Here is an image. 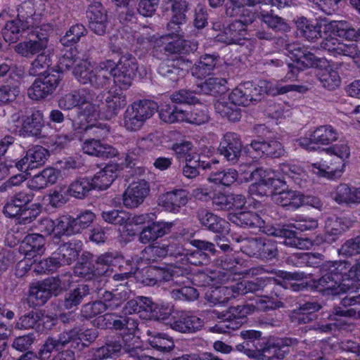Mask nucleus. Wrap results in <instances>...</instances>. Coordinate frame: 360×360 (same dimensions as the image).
Here are the masks:
<instances>
[{
    "instance_id": "obj_1",
    "label": "nucleus",
    "mask_w": 360,
    "mask_h": 360,
    "mask_svg": "<svg viewBox=\"0 0 360 360\" xmlns=\"http://www.w3.org/2000/svg\"><path fill=\"white\" fill-rule=\"evenodd\" d=\"M169 281L180 286L169 292L171 297L174 300L191 302L198 299V290L193 287L185 285L189 282L188 279L183 276L182 270L179 267L171 266L162 268L150 266L144 269L141 279L142 283L149 286Z\"/></svg>"
},
{
    "instance_id": "obj_2",
    "label": "nucleus",
    "mask_w": 360,
    "mask_h": 360,
    "mask_svg": "<svg viewBox=\"0 0 360 360\" xmlns=\"http://www.w3.org/2000/svg\"><path fill=\"white\" fill-rule=\"evenodd\" d=\"M279 285H283L278 278L265 276L257 278L252 281H243L230 286L220 287L217 288L214 293H223L224 297H219V302H225L231 297L236 295H243L248 292H257L258 291H265L268 293L269 290H274L278 288Z\"/></svg>"
},
{
    "instance_id": "obj_3",
    "label": "nucleus",
    "mask_w": 360,
    "mask_h": 360,
    "mask_svg": "<svg viewBox=\"0 0 360 360\" xmlns=\"http://www.w3.org/2000/svg\"><path fill=\"white\" fill-rule=\"evenodd\" d=\"M318 225V221L314 218L299 216L297 217L293 224L290 226L274 229L269 234L276 237L283 238V243L288 246L301 250L308 249L312 245L311 242L308 238L298 237L296 232L290 228H295L300 231H306L316 229Z\"/></svg>"
},
{
    "instance_id": "obj_4",
    "label": "nucleus",
    "mask_w": 360,
    "mask_h": 360,
    "mask_svg": "<svg viewBox=\"0 0 360 360\" xmlns=\"http://www.w3.org/2000/svg\"><path fill=\"white\" fill-rule=\"evenodd\" d=\"M115 68V62L105 60L92 68L89 62L83 63L76 72V79L83 84H90L97 89L108 86L111 83L112 72Z\"/></svg>"
},
{
    "instance_id": "obj_5",
    "label": "nucleus",
    "mask_w": 360,
    "mask_h": 360,
    "mask_svg": "<svg viewBox=\"0 0 360 360\" xmlns=\"http://www.w3.org/2000/svg\"><path fill=\"white\" fill-rule=\"evenodd\" d=\"M157 103L143 99L133 102L124 114V127L127 131H137L145 124L157 111Z\"/></svg>"
},
{
    "instance_id": "obj_6",
    "label": "nucleus",
    "mask_w": 360,
    "mask_h": 360,
    "mask_svg": "<svg viewBox=\"0 0 360 360\" xmlns=\"http://www.w3.org/2000/svg\"><path fill=\"white\" fill-rule=\"evenodd\" d=\"M247 88V93L251 103H256L260 101L265 94L272 96L285 94L290 91H297L299 93H305L309 90V87L306 85L288 84L282 85L281 83L272 84L266 81H260L257 84L252 82H245Z\"/></svg>"
},
{
    "instance_id": "obj_7",
    "label": "nucleus",
    "mask_w": 360,
    "mask_h": 360,
    "mask_svg": "<svg viewBox=\"0 0 360 360\" xmlns=\"http://www.w3.org/2000/svg\"><path fill=\"white\" fill-rule=\"evenodd\" d=\"M327 153L334 155L335 162L328 164L326 160L314 163L311 165L313 173L319 176L332 179L337 174H340L345 167L344 161L350 155V150L347 143L335 144L326 149Z\"/></svg>"
},
{
    "instance_id": "obj_8",
    "label": "nucleus",
    "mask_w": 360,
    "mask_h": 360,
    "mask_svg": "<svg viewBox=\"0 0 360 360\" xmlns=\"http://www.w3.org/2000/svg\"><path fill=\"white\" fill-rule=\"evenodd\" d=\"M252 311L250 305L242 304L229 307L218 317L221 319L212 330L219 333H229L231 330L238 329L245 321V319Z\"/></svg>"
},
{
    "instance_id": "obj_9",
    "label": "nucleus",
    "mask_w": 360,
    "mask_h": 360,
    "mask_svg": "<svg viewBox=\"0 0 360 360\" xmlns=\"http://www.w3.org/2000/svg\"><path fill=\"white\" fill-rule=\"evenodd\" d=\"M139 70L136 57L131 53L122 55L119 61L115 63V68L112 72L114 83L120 90H127Z\"/></svg>"
},
{
    "instance_id": "obj_10",
    "label": "nucleus",
    "mask_w": 360,
    "mask_h": 360,
    "mask_svg": "<svg viewBox=\"0 0 360 360\" xmlns=\"http://www.w3.org/2000/svg\"><path fill=\"white\" fill-rule=\"evenodd\" d=\"M291 338H271L259 350L246 349V354L257 360L282 359L289 352V346L292 344Z\"/></svg>"
},
{
    "instance_id": "obj_11",
    "label": "nucleus",
    "mask_w": 360,
    "mask_h": 360,
    "mask_svg": "<svg viewBox=\"0 0 360 360\" xmlns=\"http://www.w3.org/2000/svg\"><path fill=\"white\" fill-rule=\"evenodd\" d=\"M62 79V74L51 69V72L37 78L27 90L32 100L39 101L47 98L56 91Z\"/></svg>"
},
{
    "instance_id": "obj_12",
    "label": "nucleus",
    "mask_w": 360,
    "mask_h": 360,
    "mask_svg": "<svg viewBox=\"0 0 360 360\" xmlns=\"http://www.w3.org/2000/svg\"><path fill=\"white\" fill-rule=\"evenodd\" d=\"M241 19L235 20L217 35L218 41L227 44H240L247 35V26L255 20V13L245 10Z\"/></svg>"
},
{
    "instance_id": "obj_13",
    "label": "nucleus",
    "mask_w": 360,
    "mask_h": 360,
    "mask_svg": "<svg viewBox=\"0 0 360 360\" xmlns=\"http://www.w3.org/2000/svg\"><path fill=\"white\" fill-rule=\"evenodd\" d=\"M95 322L101 328L124 330L129 334H134L139 326L137 319L117 313H106L98 316Z\"/></svg>"
},
{
    "instance_id": "obj_14",
    "label": "nucleus",
    "mask_w": 360,
    "mask_h": 360,
    "mask_svg": "<svg viewBox=\"0 0 360 360\" xmlns=\"http://www.w3.org/2000/svg\"><path fill=\"white\" fill-rule=\"evenodd\" d=\"M191 65V61L183 56L167 58L158 65V73L172 84L176 83L183 77Z\"/></svg>"
},
{
    "instance_id": "obj_15",
    "label": "nucleus",
    "mask_w": 360,
    "mask_h": 360,
    "mask_svg": "<svg viewBox=\"0 0 360 360\" xmlns=\"http://www.w3.org/2000/svg\"><path fill=\"white\" fill-rule=\"evenodd\" d=\"M150 191V184L145 179L133 181L122 195L123 205L129 209L138 207L144 202Z\"/></svg>"
},
{
    "instance_id": "obj_16",
    "label": "nucleus",
    "mask_w": 360,
    "mask_h": 360,
    "mask_svg": "<svg viewBox=\"0 0 360 360\" xmlns=\"http://www.w3.org/2000/svg\"><path fill=\"white\" fill-rule=\"evenodd\" d=\"M48 37L46 34L40 33L38 28L32 32L29 39L17 44L14 46L15 51L25 58H30L46 49Z\"/></svg>"
},
{
    "instance_id": "obj_17",
    "label": "nucleus",
    "mask_w": 360,
    "mask_h": 360,
    "mask_svg": "<svg viewBox=\"0 0 360 360\" xmlns=\"http://www.w3.org/2000/svg\"><path fill=\"white\" fill-rule=\"evenodd\" d=\"M75 101V106L82 110L83 115L86 118L94 117L98 115L99 105L96 101V93L89 89L82 88L72 91Z\"/></svg>"
},
{
    "instance_id": "obj_18",
    "label": "nucleus",
    "mask_w": 360,
    "mask_h": 360,
    "mask_svg": "<svg viewBox=\"0 0 360 360\" xmlns=\"http://www.w3.org/2000/svg\"><path fill=\"white\" fill-rule=\"evenodd\" d=\"M218 150L227 161L233 164L236 163L242 152V143L239 135L233 132L225 134Z\"/></svg>"
},
{
    "instance_id": "obj_19",
    "label": "nucleus",
    "mask_w": 360,
    "mask_h": 360,
    "mask_svg": "<svg viewBox=\"0 0 360 360\" xmlns=\"http://www.w3.org/2000/svg\"><path fill=\"white\" fill-rule=\"evenodd\" d=\"M202 319L188 311H181L174 317L171 328L182 333H194L204 326Z\"/></svg>"
},
{
    "instance_id": "obj_20",
    "label": "nucleus",
    "mask_w": 360,
    "mask_h": 360,
    "mask_svg": "<svg viewBox=\"0 0 360 360\" xmlns=\"http://www.w3.org/2000/svg\"><path fill=\"white\" fill-rule=\"evenodd\" d=\"M86 17L91 30L98 35H103L105 33L107 14L101 2L94 0L89 6Z\"/></svg>"
},
{
    "instance_id": "obj_21",
    "label": "nucleus",
    "mask_w": 360,
    "mask_h": 360,
    "mask_svg": "<svg viewBox=\"0 0 360 360\" xmlns=\"http://www.w3.org/2000/svg\"><path fill=\"white\" fill-rule=\"evenodd\" d=\"M321 309L317 302H307L293 309L290 315L292 323L297 326L309 324L318 318L316 314Z\"/></svg>"
},
{
    "instance_id": "obj_22",
    "label": "nucleus",
    "mask_w": 360,
    "mask_h": 360,
    "mask_svg": "<svg viewBox=\"0 0 360 360\" xmlns=\"http://www.w3.org/2000/svg\"><path fill=\"white\" fill-rule=\"evenodd\" d=\"M188 191L184 189H175L162 194L159 198V205L167 211L177 213L188 201Z\"/></svg>"
},
{
    "instance_id": "obj_23",
    "label": "nucleus",
    "mask_w": 360,
    "mask_h": 360,
    "mask_svg": "<svg viewBox=\"0 0 360 360\" xmlns=\"http://www.w3.org/2000/svg\"><path fill=\"white\" fill-rule=\"evenodd\" d=\"M196 217L202 226L212 232L222 233L228 231L229 224L227 221L205 208L197 210Z\"/></svg>"
},
{
    "instance_id": "obj_24",
    "label": "nucleus",
    "mask_w": 360,
    "mask_h": 360,
    "mask_svg": "<svg viewBox=\"0 0 360 360\" xmlns=\"http://www.w3.org/2000/svg\"><path fill=\"white\" fill-rule=\"evenodd\" d=\"M34 194L29 191L16 193L5 204L4 213L8 217H15L32 201Z\"/></svg>"
},
{
    "instance_id": "obj_25",
    "label": "nucleus",
    "mask_w": 360,
    "mask_h": 360,
    "mask_svg": "<svg viewBox=\"0 0 360 360\" xmlns=\"http://www.w3.org/2000/svg\"><path fill=\"white\" fill-rule=\"evenodd\" d=\"M219 58V56L217 53H205L200 56L191 68L192 75L198 79L210 75L216 68Z\"/></svg>"
},
{
    "instance_id": "obj_26",
    "label": "nucleus",
    "mask_w": 360,
    "mask_h": 360,
    "mask_svg": "<svg viewBox=\"0 0 360 360\" xmlns=\"http://www.w3.org/2000/svg\"><path fill=\"white\" fill-rule=\"evenodd\" d=\"M331 197L339 205H358L360 204V188L340 184L331 192Z\"/></svg>"
},
{
    "instance_id": "obj_27",
    "label": "nucleus",
    "mask_w": 360,
    "mask_h": 360,
    "mask_svg": "<svg viewBox=\"0 0 360 360\" xmlns=\"http://www.w3.org/2000/svg\"><path fill=\"white\" fill-rule=\"evenodd\" d=\"M325 29L339 37L351 41H360V27L355 29L347 21L332 20L326 24Z\"/></svg>"
},
{
    "instance_id": "obj_28",
    "label": "nucleus",
    "mask_w": 360,
    "mask_h": 360,
    "mask_svg": "<svg viewBox=\"0 0 360 360\" xmlns=\"http://www.w3.org/2000/svg\"><path fill=\"white\" fill-rule=\"evenodd\" d=\"M82 150L84 153L102 158H111L118 153L116 148L102 143L96 138L85 140L82 144Z\"/></svg>"
},
{
    "instance_id": "obj_29",
    "label": "nucleus",
    "mask_w": 360,
    "mask_h": 360,
    "mask_svg": "<svg viewBox=\"0 0 360 360\" xmlns=\"http://www.w3.org/2000/svg\"><path fill=\"white\" fill-rule=\"evenodd\" d=\"M250 179L255 181L251 184L248 192L252 196L263 197L270 195V188L267 185L266 170L258 167L250 171Z\"/></svg>"
},
{
    "instance_id": "obj_30",
    "label": "nucleus",
    "mask_w": 360,
    "mask_h": 360,
    "mask_svg": "<svg viewBox=\"0 0 360 360\" xmlns=\"http://www.w3.org/2000/svg\"><path fill=\"white\" fill-rule=\"evenodd\" d=\"M58 176V170L48 167L30 179L27 182V186L31 190L39 191L56 183Z\"/></svg>"
},
{
    "instance_id": "obj_31",
    "label": "nucleus",
    "mask_w": 360,
    "mask_h": 360,
    "mask_svg": "<svg viewBox=\"0 0 360 360\" xmlns=\"http://www.w3.org/2000/svg\"><path fill=\"white\" fill-rule=\"evenodd\" d=\"M350 264L346 261H328L321 265V272H326L342 287V281L350 278L349 270Z\"/></svg>"
},
{
    "instance_id": "obj_32",
    "label": "nucleus",
    "mask_w": 360,
    "mask_h": 360,
    "mask_svg": "<svg viewBox=\"0 0 360 360\" xmlns=\"http://www.w3.org/2000/svg\"><path fill=\"white\" fill-rule=\"evenodd\" d=\"M274 198L278 205L288 209L297 210L305 205V196L299 191L283 190Z\"/></svg>"
},
{
    "instance_id": "obj_33",
    "label": "nucleus",
    "mask_w": 360,
    "mask_h": 360,
    "mask_svg": "<svg viewBox=\"0 0 360 360\" xmlns=\"http://www.w3.org/2000/svg\"><path fill=\"white\" fill-rule=\"evenodd\" d=\"M82 249V243L78 240H71L60 245L55 251L65 265H70L78 258Z\"/></svg>"
},
{
    "instance_id": "obj_34",
    "label": "nucleus",
    "mask_w": 360,
    "mask_h": 360,
    "mask_svg": "<svg viewBox=\"0 0 360 360\" xmlns=\"http://www.w3.org/2000/svg\"><path fill=\"white\" fill-rule=\"evenodd\" d=\"M251 148L259 155L278 158L284 154L282 144L276 140L252 141Z\"/></svg>"
},
{
    "instance_id": "obj_35",
    "label": "nucleus",
    "mask_w": 360,
    "mask_h": 360,
    "mask_svg": "<svg viewBox=\"0 0 360 360\" xmlns=\"http://www.w3.org/2000/svg\"><path fill=\"white\" fill-rule=\"evenodd\" d=\"M131 290L124 285H120L112 292L105 291L101 299L108 310H115L129 299Z\"/></svg>"
},
{
    "instance_id": "obj_36",
    "label": "nucleus",
    "mask_w": 360,
    "mask_h": 360,
    "mask_svg": "<svg viewBox=\"0 0 360 360\" xmlns=\"http://www.w3.org/2000/svg\"><path fill=\"white\" fill-rule=\"evenodd\" d=\"M126 345H131L127 343L122 345L120 340L113 338L107 340L103 346L95 350L94 358L96 359H106L118 356L122 354V351L125 352L124 347Z\"/></svg>"
},
{
    "instance_id": "obj_37",
    "label": "nucleus",
    "mask_w": 360,
    "mask_h": 360,
    "mask_svg": "<svg viewBox=\"0 0 360 360\" xmlns=\"http://www.w3.org/2000/svg\"><path fill=\"white\" fill-rule=\"evenodd\" d=\"M43 114L40 110H32L22 121V131L27 136H38L44 127Z\"/></svg>"
},
{
    "instance_id": "obj_38",
    "label": "nucleus",
    "mask_w": 360,
    "mask_h": 360,
    "mask_svg": "<svg viewBox=\"0 0 360 360\" xmlns=\"http://www.w3.org/2000/svg\"><path fill=\"white\" fill-rule=\"evenodd\" d=\"M147 334L148 335L147 342L153 349L162 353L170 352L174 349V339L168 334L150 330H148Z\"/></svg>"
},
{
    "instance_id": "obj_39",
    "label": "nucleus",
    "mask_w": 360,
    "mask_h": 360,
    "mask_svg": "<svg viewBox=\"0 0 360 360\" xmlns=\"http://www.w3.org/2000/svg\"><path fill=\"white\" fill-rule=\"evenodd\" d=\"M197 49V42L180 37L168 42L164 47L165 51L171 55L170 57L181 56V54H188L194 52Z\"/></svg>"
},
{
    "instance_id": "obj_40",
    "label": "nucleus",
    "mask_w": 360,
    "mask_h": 360,
    "mask_svg": "<svg viewBox=\"0 0 360 360\" xmlns=\"http://www.w3.org/2000/svg\"><path fill=\"white\" fill-rule=\"evenodd\" d=\"M203 158H199V161L198 160L190 159V160L186 162V165L182 169L183 175L187 179H193L200 174V168L204 170L212 169L213 165L219 163V161L216 159L206 161L203 160Z\"/></svg>"
},
{
    "instance_id": "obj_41",
    "label": "nucleus",
    "mask_w": 360,
    "mask_h": 360,
    "mask_svg": "<svg viewBox=\"0 0 360 360\" xmlns=\"http://www.w3.org/2000/svg\"><path fill=\"white\" fill-rule=\"evenodd\" d=\"M296 26L301 36L308 41H314L321 37V25L317 22L301 17L296 20Z\"/></svg>"
},
{
    "instance_id": "obj_42",
    "label": "nucleus",
    "mask_w": 360,
    "mask_h": 360,
    "mask_svg": "<svg viewBox=\"0 0 360 360\" xmlns=\"http://www.w3.org/2000/svg\"><path fill=\"white\" fill-rule=\"evenodd\" d=\"M117 178V173L114 166L107 165L98 172L91 178L94 189H107Z\"/></svg>"
},
{
    "instance_id": "obj_43",
    "label": "nucleus",
    "mask_w": 360,
    "mask_h": 360,
    "mask_svg": "<svg viewBox=\"0 0 360 360\" xmlns=\"http://www.w3.org/2000/svg\"><path fill=\"white\" fill-rule=\"evenodd\" d=\"M86 59L81 58L76 51L70 50L66 51L64 55L59 59L57 70L60 74L65 70H69L73 68V74L76 77V72L79 70V68L83 65V63H88Z\"/></svg>"
},
{
    "instance_id": "obj_44",
    "label": "nucleus",
    "mask_w": 360,
    "mask_h": 360,
    "mask_svg": "<svg viewBox=\"0 0 360 360\" xmlns=\"http://www.w3.org/2000/svg\"><path fill=\"white\" fill-rule=\"evenodd\" d=\"M169 229L168 224L165 222H153L142 230L139 236L140 241L142 243H148L154 241L158 238L165 235Z\"/></svg>"
},
{
    "instance_id": "obj_45",
    "label": "nucleus",
    "mask_w": 360,
    "mask_h": 360,
    "mask_svg": "<svg viewBox=\"0 0 360 360\" xmlns=\"http://www.w3.org/2000/svg\"><path fill=\"white\" fill-rule=\"evenodd\" d=\"M214 109L221 117L231 122L238 121L241 117L240 109L229 99L219 100L214 104Z\"/></svg>"
},
{
    "instance_id": "obj_46",
    "label": "nucleus",
    "mask_w": 360,
    "mask_h": 360,
    "mask_svg": "<svg viewBox=\"0 0 360 360\" xmlns=\"http://www.w3.org/2000/svg\"><path fill=\"white\" fill-rule=\"evenodd\" d=\"M231 220L236 225L246 228H262L264 225V221L256 212H240L233 215Z\"/></svg>"
},
{
    "instance_id": "obj_47",
    "label": "nucleus",
    "mask_w": 360,
    "mask_h": 360,
    "mask_svg": "<svg viewBox=\"0 0 360 360\" xmlns=\"http://www.w3.org/2000/svg\"><path fill=\"white\" fill-rule=\"evenodd\" d=\"M338 138L336 129L330 125L320 126L310 134L311 141L316 144L328 145L335 141Z\"/></svg>"
},
{
    "instance_id": "obj_48",
    "label": "nucleus",
    "mask_w": 360,
    "mask_h": 360,
    "mask_svg": "<svg viewBox=\"0 0 360 360\" xmlns=\"http://www.w3.org/2000/svg\"><path fill=\"white\" fill-rule=\"evenodd\" d=\"M214 166L211 170L208 180L215 184L224 186H230L238 179V172L232 168L223 170H214Z\"/></svg>"
},
{
    "instance_id": "obj_49",
    "label": "nucleus",
    "mask_w": 360,
    "mask_h": 360,
    "mask_svg": "<svg viewBox=\"0 0 360 360\" xmlns=\"http://www.w3.org/2000/svg\"><path fill=\"white\" fill-rule=\"evenodd\" d=\"M90 293L89 287L85 284L78 285L73 290L68 292L63 300V307L66 309H71L78 306L84 299Z\"/></svg>"
},
{
    "instance_id": "obj_50",
    "label": "nucleus",
    "mask_w": 360,
    "mask_h": 360,
    "mask_svg": "<svg viewBox=\"0 0 360 360\" xmlns=\"http://www.w3.org/2000/svg\"><path fill=\"white\" fill-rule=\"evenodd\" d=\"M322 276L312 281V288L319 292H327L330 294H339L342 291L335 281L326 272H320Z\"/></svg>"
},
{
    "instance_id": "obj_51",
    "label": "nucleus",
    "mask_w": 360,
    "mask_h": 360,
    "mask_svg": "<svg viewBox=\"0 0 360 360\" xmlns=\"http://www.w3.org/2000/svg\"><path fill=\"white\" fill-rule=\"evenodd\" d=\"M94 189L91 178L84 176L77 178L72 181L68 189V192L76 198L84 199Z\"/></svg>"
},
{
    "instance_id": "obj_52",
    "label": "nucleus",
    "mask_w": 360,
    "mask_h": 360,
    "mask_svg": "<svg viewBox=\"0 0 360 360\" xmlns=\"http://www.w3.org/2000/svg\"><path fill=\"white\" fill-rule=\"evenodd\" d=\"M44 238L41 234H29L25 236L21 248L27 257H34L42 252Z\"/></svg>"
},
{
    "instance_id": "obj_53",
    "label": "nucleus",
    "mask_w": 360,
    "mask_h": 360,
    "mask_svg": "<svg viewBox=\"0 0 360 360\" xmlns=\"http://www.w3.org/2000/svg\"><path fill=\"white\" fill-rule=\"evenodd\" d=\"M127 104L126 96L122 90L116 89L114 91H109L105 98V108L110 115H115L117 112Z\"/></svg>"
},
{
    "instance_id": "obj_54",
    "label": "nucleus",
    "mask_w": 360,
    "mask_h": 360,
    "mask_svg": "<svg viewBox=\"0 0 360 360\" xmlns=\"http://www.w3.org/2000/svg\"><path fill=\"white\" fill-rule=\"evenodd\" d=\"M258 18L268 27L276 32H285L288 29V25L285 20L283 18L274 14L272 11H261L258 14Z\"/></svg>"
},
{
    "instance_id": "obj_55",
    "label": "nucleus",
    "mask_w": 360,
    "mask_h": 360,
    "mask_svg": "<svg viewBox=\"0 0 360 360\" xmlns=\"http://www.w3.org/2000/svg\"><path fill=\"white\" fill-rule=\"evenodd\" d=\"M158 115L160 119L165 123L184 122V110L169 104L162 105Z\"/></svg>"
},
{
    "instance_id": "obj_56",
    "label": "nucleus",
    "mask_w": 360,
    "mask_h": 360,
    "mask_svg": "<svg viewBox=\"0 0 360 360\" xmlns=\"http://www.w3.org/2000/svg\"><path fill=\"white\" fill-rule=\"evenodd\" d=\"M172 150L179 160H182L185 162L190 160V159L199 161V158H205V156H201L195 152L193 143L190 141L176 143L173 144Z\"/></svg>"
},
{
    "instance_id": "obj_57",
    "label": "nucleus",
    "mask_w": 360,
    "mask_h": 360,
    "mask_svg": "<svg viewBox=\"0 0 360 360\" xmlns=\"http://www.w3.org/2000/svg\"><path fill=\"white\" fill-rule=\"evenodd\" d=\"M87 34V30L82 24L71 26L63 36L60 42L64 46H72L77 44L82 37Z\"/></svg>"
},
{
    "instance_id": "obj_58",
    "label": "nucleus",
    "mask_w": 360,
    "mask_h": 360,
    "mask_svg": "<svg viewBox=\"0 0 360 360\" xmlns=\"http://www.w3.org/2000/svg\"><path fill=\"white\" fill-rule=\"evenodd\" d=\"M297 259L296 266L319 267L321 272V265L323 262V255L320 253L301 252L297 253L293 256Z\"/></svg>"
},
{
    "instance_id": "obj_59",
    "label": "nucleus",
    "mask_w": 360,
    "mask_h": 360,
    "mask_svg": "<svg viewBox=\"0 0 360 360\" xmlns=\"http://www.w3.org/2000/svg\"><path fill=\"white\" fill-rule=\"evenodd\" d=\"M278 288L269 290V295H264L256 301L257 307L262 311L274 310L283 307V302L279 298Z\"/></svg>"
},
{
    "instance_id": "obj_60",
    "label": "nucleus",
    "mask_w": 360,
    "mask_h": 360,
    "mask_svg": "<svg viewBox=\"0 0 360 360\" xmlns=\"http://www.w3.org/2000/svg\"><path fill=\"white\" fill-rule=\"evenodd\" d=\"M25 27L18 20H11L6 23L2 30V37L6 42L10 44L16 42Z\"/></svg>"
},
{
    "instance_id": "obj_61",
    "label": "nucleus",
    "mask_w": 360,
    "mask_h": 360,
    "mask_svg": "<svg viewBox=\"0 0 360 360\" xmlns=\"http://www.w3.org/2000/svg\"><path fill=\"white\" fill-rule=\"evenodd\" d=\"M184 122L195 125L202 124L210 118L207 108L202 105L194 106L190 112L184 110Z\"/></svg>"
},
{
    "instance_id": "obj_62",
    "label": "nucleus",
    "mask_w": 360,
    "mask_h": 360,
    "mask_svg": "<svg viewBox=\"0 0 360 360\" xmlns=\"http://www.w3.org/2000/svg\"><path fill=\"white\" fill-rule=\"evenodd\" d=\"M322 86L329 91L337 89L341 82L338 72L332 68H326L317 75Z\"/></svg>"
},
{
    "instance_id": "obj_63",
    "label": "nucleus",
    "mask_w": 360,
    "mask_h": 360,
    "mask_svg": "<svg viewBox=\"0 0 360 360\" xmlns=\"http://www.w3.org/2000/svg\"><path fill=\"white\" fill-rule=\"evenodd\" d=\"M101 216L104 221L115 226L126 228L129 218V212L124 210H108L102 211Z\"/></svg>"
},
{
    "instance_id": "obj_64",
    "label": "nucleus",
    "mask_w": 360,
    "mask_h": 360,
    "mask_svg": "<svg viewBox=\"0 0 360 360\" xmlns=\"http://www.w3.org/2000/svg\"><path fill=\"white\" fill-rule=\"evenodd\" d=\"M226 80L221 77H210L198 86L199 91L206 95L217 94L223 91Z\"/></svg>"
}]
</instances>
